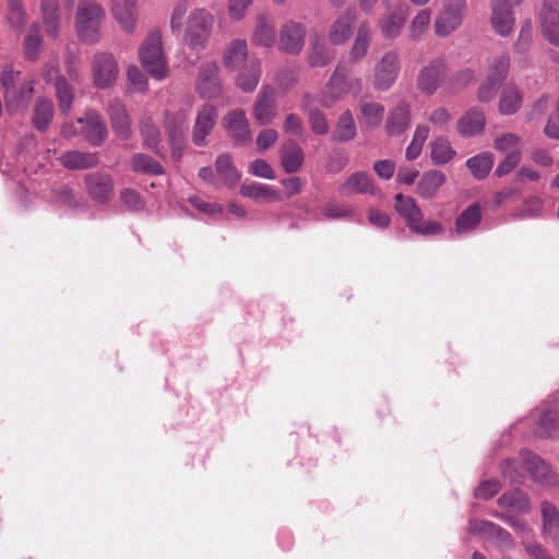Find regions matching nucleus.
<instances>
[{"label":"nucleus","mask_w":559,"mask_h":559,"mask_svg":"<svg viewBox=\"0 0 559 559\" xmlns=\"http://www.w3.org/2000/svg\"><path fill=\"white\" fill-rule=\"evenodd\" d=\"M352 69L343 62H338L331 78L326 83V88L333 100L343 98L348 93L359 94L362 91L361 78H352Z\"/></svg>","instance_id":"obj_8"},{"label":"nucleus","mask_w":559,"mask_h":559,"mask_svg":"<svg viewBox=\"0 0 559 559\" xmlns=\"http://www.w3.org/2000/svg\"><path fill=\"white\" fill-rule=\"evenodd\" d=\"M455 155L456 152L451 147L450 142L445 138L439 136L431 143L430 157L435 165H444Z\"/></svg>","instance_id":"obj_50"},{"label":"nucleus","mask_w":559,"mask_h":559,"mask_svg":"<svg viewBox=\"0 0 559 559\" xmlns=\"http://www.w3.org/2000/svg\"><path fill=\"white\" fill-rule=\"evenodd\" d=\"M197 90L203 98H215L221 93L219 68L216 62H206L201 66Z\"/></svg>","instance_id":"obj_19"},{"label":"nucleus","mask_w":559,"mask_h":559,"mask_svg":"<svg viewBox=\"0 0 559 559\" xmlns=\"http://www.w3.org/2000/svg\"><path fill=\"white\" fill-rule=\"evenodd\" d=\"M218 119V110L214 105H202L195 115L192 127V143L198 147L207 145V136L212 133Z\"/></svg>","instance_id":"obj_12"},{"label":"nucleus","mask_w":559,"mask_h":559,"mask_svg":"<svg viewBox=\"0 0 559 559\" xmlns=\"http://www.w3.org/2000/svg\"><path fill=\"white\" fill-rule=\"evenodd\" d=\"M53 117V105L50 99L39 97L36 100L32 121L39 131H46Z\"/></svg>","instance_id":"obj_44"},{"label":"nucleus","mask_w":559,"mask_h":559,"mask_svg":"<svg viewBox=\"0 0 559 559\" xmlns=\"http://www.w3.org/2000/svg\"><path fill=\"white\" fill-rule=\"evenodd\" d=\"M408 14V7L406 4H396L389 10L378 23L383 37L395 39L401 34Z\"/></svg>","instance_id":"obj_18"},{"label":"nucleus","mask_w":559,"mask_h":559,"mask_svg":"<svg viewBox=\"0 0 559 559\" xmlns=\"http://www.w3.org/2000/svg\"><path fill=\"white\" fill-rule=\"evenodd\" d=\"M444 182L445 176L441 170L425 171L418 181L417 192L424 199H432Z\"/></svg>","instance_id":"obj_32"},{"label":"nucleus","mask_w":559,"mask_h":559,"mask_svg":"<svg viewBox=\"0 0 559 559\" xmlns=\"http://www.w3.org/2000/svg\"><path fill=\"white\" fill-rule=\"evenodd\" d=\"M520 160L521 152L519 150L509 152L504 159L499 163L498 167L496 168V176L502 177L510 174L518 166Z\"/></svg>","instance_id":"obj_62"},{"label":"nucleus","mask_w":559,"mask_h":559,"mask_svg":"<svg viewBox=\"0 0 559 559\" xmlns=\"http://www.w3.org/2000/svg\"><path fill=\"white\" fill-rule=\"evenodd\" d=\"M400 71L401 58L399 51H386L373 68V88L378 92L389 91L395 84Z\"/></svg>","instance_id":"obj_6"},{"label":"nucleus","mask_w":559,"mask_h":559,"mask_svg":"<svg viewBox=\"0 0 559 559\" xmlns=\"http://www.w3.org/2000/svg\"><path fill=\"white\" fill-rule=\"evenodd\" d=\"M447 78V61L443 58H435L419 70L416 80L417 90L423 95L431 96L445 83Z\"/></svg>","instance_id":"obj_7"},{"label":"nucleus","mask_w":559,"mask_h":559,"mask_svg":"<svg viewBox=\"0 0 559 559\" xmlns=\"http://www.w3.org/2000/svg\"><path fill=\"white\" fill-rule=\"evenodd\" d=\"M357 135V128L349 109L344 110L336 122L331 140L333 142L343 143L353 141Z\"/></svg>","instance_id":"obj_29"},{"label":"nucleus","mask_w":559,"mask_h":559,"mask_svg":"<svg viewBox=\"0 0 559 559\" xmlns=\"http://www.w3.org/2000/svg\"><path fill=\"white\" fill-rule=\"evenodd\" d=\"M165 130L171 148V157L178 162L186 148V134L188 130L187 116L182 111L169 115L165 120Z\"/></svg>","instance_id":"obj_11"},{"label":"nucleus","mask_w":559,"mask_h":559,"mask_svg":"<svg viewBox=\"0 0 559 559\" xmlns=\"http://www.w3.org/2000/svg\"><path fill=\"white\" fill-rule=\"evenodd\" d=\"M240 194L252 200L266 199L271 201H281L282 195L273 187L259 182L243 183L240 187Z\"/></svg>","instance_id":"obj_43"},{"label":"nucleus","mask_w":559,"mask_h":559,"mask_svg":"<svg viewBox=\"0 0 559 559\" xmlns=\"http://www.w3.org/2000/svg\"><path fill=\"white\" fill-rule=\"evenodd\" d=\"M215 170L222 182L229 188L240 181L241 175L236 169L229 153H222L216 157Z\"/></svg>","instance_id":"obj_30"},{"label":"nucleus","mask_w":559,"mask_h":559,"mask_svg":"<svg viewBox=\"0 0 559 559\" xmlns=\"http://www.w3.org/2000/svg\"><path fill=\"white\" fill-rule=\"evenodd\" d=\"M275 24L265 15H259L252 35L253 44L262 47H271L275 44Z\"/></svg>","instance_id":"obj_34"},{"label":"nucleus","mask_w":559,"mask_h":559,"mask_svg":"<svg viewBox=\"0 0 559 559\" xmlns=\"http://www.w3.org/2000/svg\"><path fill=\"white\" fill-rule=\"evenodd\" d=\"M250 173L257 177L265 178V179H274L275 173L272 166L262 158L254 159L250 164Z\"/></svg>","instance_id":"obj_64"},{"label":"nucleus","mask_w":559,"mask_h":559,"mask_svg":"<svg viewBox=\"0 0 559 559\" xmlns=\"http://www.w3.org/2000/svg\"><path fill=\"white\" fill-rule=\"evenodd\" d=\"M395 211L405 219L408 228L417 235L433 236L443 231V226L437 221H425L421 210L412 197L397 193L394 198Z\"/></svg>","instance_id":"obj_2"},{"label":"nucleus","mask_w":559,"mask_h":559,"mask_svg":"<svg viewBox=\"0 0 559 559\" xmlns=\"http://www.w3.org/2000/svg\"><path fill=\"white\" fill-rule=\"evenodd\" d=\"M491 11L490 22L493 29L500 36H508L515 23L513 7L493 0Z\"/></svg>","instance_id":"obj_23"},{"label":"nucleus","mask_w":559,"mask_h":559,"mask_svg":"<svg viewBox=\"0 0 559 559\" xmlns=\"http://www.w3.org/2000/svg\"><path fill=\"white\" fill-rule=\"evenodd\" d=\"M481 222V207L478 203L467 206L455 219V234L464 235L473 231Z\"/></svg>","instance_id":"obj_31"},{"label":"nucleus","mask_w":559,"mask_h":559,"mask_svg":"<svg viewBox=\"0 0 559 559\" xmlns=\"http://www.w3.org/2000/svg\"><path fill=\"white\" fill-rule=\"evenodd\" d=\"M61 165L71 170L95 168L99 164L98 153L67 151L60 156Z\"/></svg>","instance_id":"obj_25"},{"label":"nucleus","mask_w":559,"mask_h":559,"mask_svg":"<svg viewBox=\"0 0 559 559\" xmlns=\"http://www.w3.org/2000/svg\"><path fill=\"white\" fill-rule=\"evenodd\" d=\"M486 117L483 110L472 108L457 121V131L464 136H474L483 132Z\"/></svg>","instance_id":"obj_28"},{"label":"nucleus","mask_w":559,"mask_h":559,"mask_svg":"<svg viewBox=\"0 0 559 559\" xmlns=\"http://www.w3.org/2000/svg\"><path fill=\"white\" fill-rule=\"evenodd\" d=\"M361 126L367 129L378 128L384 116V106L377 102H360Z\"/></svg>","instance_id":"obj_39"},{"label":"nucleus","mask_w":559,"mask_h":559,"mask_svg":"<svg viewBox=\"0 0 559 559\" xmlns=\"http://www.w3.org/2000/svg\"><path fill=\"white\" fill-rule=\"evenodd\" d=\"M335 58L334 51L325 44L316 40L309 47L308 62L312 68L328 66Z\"/></svg>","instance_id":"obj_47"},{"label":"nucleus","mask_w":559,"mask_h":559,"mask_svg":"<svg viewBox=\"0 0 559 559\" xmlns=\"http://www.w3.org/2000/svg\"><path fill=\"white\" fill-rule=\"evenodd\" d=\"M214 17L204 9L193 10L187 21L185 41L193 50L205 48L213 29Z\"/></svg>","instance_id":"obj_4"},{"label":"nucleus","mask_w":559,"mask_h":559,"mask_svg":"<svg viewBox=\"0 0 559 559\" xmlns=\"http://www.w3.org/2000/svg\"><path fill=\"white\" fill-rule=\"evenodd\" d=\"M140 134L143 139V144L146 148L151 150L157 156L166 157V152L159 146L160 132L157 126L152 120H143L140 123Z\"/></svg>","instance_id":"obj_35"},{"label":"nucleus","mask_w":559,"mask_h":559,"mask_svg":"<svg viewBox=\"0 0 559 559\" xmlns=\"http://www.w3.org/2000/svg\"><path fill=\"white\" fill-rule=\"evenodd\" d=\"M370 33H369V26L368 23L362 22L360 23L356 37L354 39V43L352 45L350 51H349V61L352 63H358L364 59V57L367 55L369 46H370Z\"/></svg>","instance_id":"obj_37"},{"label":"nucleus","mask_w":559,"mask_h":559,"mask_svg":"<svg viewBox=\"0 0 559 559\" xmlns=\"http://www.w3.org/2000/svg\"><path fill=\"white\" fill-rule=\"evenodd\" d=\"M247 43L241 39H235L226 47L223 63L226 68L236 69L247 59Z\"/></svg>","instance_id":"obj_45"},{"label":"nucleus","mask_w":559,"mask_h":559,"mask_svg":"<svg viewBox=\"0 0 559 559\" xmlns=\"http://www.w3.org/2000/svg\"><path fill=\"white\" fill-rule=\"evenodd\" d=\"M431 20V11L429 9L420 10L413 19L409 32L411 38L414 40L419 39L428 29Z\"/></svg>","instance_id":"obj_54"},{"label":"nucleus","mask_w":559,"mask_h":559,"mask_svg":"<svg viewBox=\"0 0 559 559\" xmlns=\"http://www.w3.org/2000/svg\"><path fill=\"white\" fill-rule=\"evenodd\" d=\"M120 201L123 206L131 212H140L145 207L140 193L131 188H126L120 191Z\"/></svg>","instance_id":"obj_56"},{"label":"nucleus","mask_w":559,"mask_h":559,"mask_svg":"<svg viewBox=\"0 0 559 559\" xmlns=\"http://www.w3.org/2000/svg\"><path fill=\"white\" fill-rule=\"evenodd\" d=\"M559 432V425L550 411H545L538 420V433L544 437L554 438Z\"/></svg>","instance_id":"obj_57"},{"label":"nucleus","mask_w":559,"mask_h":559,"mask_svg":"<svg viewBox=\"0 0 559 559\" xmlns=\"http://www.w3.org/2000/svg\"><path fill=\"white\" fill-rule=\"evenodd\" d=\"M474 531L495 537L501 545L508 548L513 547L511 534L492 522L479 521L474 525Z\"/></svg>","instance_id":"obj_49"},{"label":"nucleus","mask_w":559,"mask_h":559,"mask_svg":"<svg viewBox=\"0 0 559 559\" xmlns=\"http://www.w3.org/2000/svg\"><path fill=\"white\" fill-rule=\"evenodd\" d=\"M474 78L473 71L469 69H464L461 71H457L453 75L450 76L449 80V87L454 91H460L464 86H466L468 83L472 82Z\"/></svg>","instance_id":"obj_63"},{"label":"nucleus","mask_w":559,"mask_h":559,"mask_svg":"<svg viewBox=\"0 0 559 559\" xmlns=\"http://www.w3.org/2000/svg\"><path fill=\"white\" fill-rule=\"evenodd\" d=\"M8 20L12 27L22 28L26 22V14L21 0H9L8 3Z\"/></svg>","instance_id":"obj_58"},{"label":"nucleus","mask_w":559,"mask_h":559,"mask_svg":"<svg viewBox=\"0 0 559 559\" xmlns=\"http://www.w3.org/2000/svg\"><path fill=\"white\" fill-rule=\"evenodd\" d=\"M501 85L502 84H500L491 79L486 78L481 82V84L479 85L478 91H477L478 102H480V103L491 102L496 97Z\"/></svg>","instance_id":"obj_59"},{"label":"nucleus","mask_w":559,"mask_h":559,"mask_svg":"<svg viewBox=\"0 0 559 559\" xmlns=\"http://www.w3.org/2000/svg\"><path fill=\"white\" fill-rule=\"evenodd\" d=\"M281 164L286 174L297 173L305 160V154L295 140H286L280 151Z\"/></svg>","instance_id":"obj_24"},{"label":"nucleus","mask_w":559,"mask_h":559,"mask_svg":"<svg viewBox=\"0 0 559 559\" xmlns=\"http://www.w3.org/2000/svg\"><path fill=\"white\" fill-rule=\"evenodd\" d=\"M86 193L96 203L105 205L114 197V178L107 171L96 170L83 177Z\"/></svg>","instance_id":"obj_9"},{"label":"nucleus","mask_w":559,"mask_h":559,"mask_svg":"<svg viewBox=\"0 0 559 559\" xmlns=\"http://www.w3.org/2000/svg\"><path fill=\"white\" fill-rule=\"evenodd\" d=\"M523 95L515 85H508L503 88L499 99V111L501 115H513L522 106Z\"/></svg>","instance_id":"obj_42"},{"label":"nucleus","mask_w":559,"mask_h":559,"mask_svg":"<svg viewBox=\"0 0 559 559\" xmlns=\"http://www.w3.org/2000/svg\"><path fill=\"white\" fill-rule=\"evenodd\" d=\"M222 123L227 135L235 142V144L246 145L251 142L252 131L245 110L234 109L228 111L223 117Z\"/></svg>","instance_id":"obj_15"},{"label":"nucleus","mask_w":559,"mask_h":559,"mask_svg":"<svg viewBox=\"0 0 559 559\" xmlns=\"http://www.w3.org/2000/svg\"><path fill=\"white\" fill-rule=\"evenodd\" d=\"M92 74L97 88H108L115 84L119 75L117 60L110 52H97L92 60Z\"/></svg>","instance_id":"obj_10"},{"label":"nucleus","mask_w":559,"mask_h":559,"mask_svg":"<svg viewBox=\"0 0 559 559\" xmlns=\"http://www.w3.org/2000/svg\"><path fill=\"white\" fill-rule=\"evenodd\" d=\"M409 121V105L406 103H400L389 112L385 131L389 135H400L408 129Z\"/></svg>","instance_id":"obj_27"},{"label":"nucleus","mask_w":559,"mask_h":559,"mask_svg":"<svg viewBox=\"0 0 559 559\" xmlns=\"http://www.w3.org/2000/svg\"><path fill=\"white\" fill-rule=\"evenodd\" d=\"M81 126L80 135L92 146L103 145L108 136V129L102 116L95 110H88L76 120Z\"/></svg>","instance_id":"obj_13"},{"label":"nucleus","mask_w":559,"mask_h":559,"mask_svg":"<svg viewBox=\"0 0 559 559\" xmlns=\"http://www.w3.org/2000/svg\"><path fill=\"white\" fill-rule=\"evenodd\" d=\"M41 44L43 38L40 35V26L34 23L31 25L28 33L24 39V52L28 60H37Z\"/></svg>","instance_id":"obj_51"},{"label":"nucleus","mask_w":559,"mask_h":559,"mask_svg":"<svg viewBox=\"0 0 559 559\" xmlns=\"http://www.w3.org/2000/svg\"><path fill=\"white\" fill-rule=\"evenodd\" d=\"M276 92L270 85L261 87L252 106V115L260 126H269L277 117Z\"/></svg>","instance_id":"obj_14"},{"label":"nucleus","mask_w":559,"mask_h":559,"mask_svg":"<svg viewBox=\"0 0 559 559\" xmlns=\"http://www.w3.org/2000/svg\"><path fill=\"white\" fill-rule=\"evenodd\" d=\"M140 58L144 69L155 79L163 80L167 76L168 68L163 53L160 34L152 31L140 48Z\"/></svg>","instance_id":"obj_3"},{"label":"nucleus","mask_w":559,"mask_h":559,"mask_svg":"<svg viewBox=\"0 0 559 559\" xmlns=\"http://www.w3.org/2000/svg\"><path fill=\"white\" fill-rule=\"evenodd\" d=\"M497 502L501 508H512L523 513L530 512L532 509L527 495L519 489L504 492Z\"/></svg>","instance_id":"obj_46"},{"label":"nucleus","mask_w":559,"mask_h":559,"mask_svg":"<svg viewBox=\"0 0 559 559\" xmlns=\"http://www.w3.org/2000/svg\"><path fill=\"white\" fill-rule=\"evenodd\" d=\"M306 26L296 21H287L280 29L277 48L288 55H299L305 46Z\"/></svg>","instance_id":"obj_16"},{"label":"nucleus","mask_w":559,"mask_h":559,"mask_svg":"<svg viewBox=\"0 0 559 559\" xmlns=\"http://www.w3.org/2000/svg\"><path fill=\"white\" fill-rule=\"evenodd\" d=\"M56 97L58 100L59 110L63 114H68L72 107L74 100V90L67 81V79H60L55 85Z\"/></svg>","instance_id":"obj_52"},{"label":"nucleus","mask_w":559,"mask_h":559,"mask_svg":"<svg viewBox=\"0 0 559 559\" xmlns=\"http://www.w3.org/2000/svg\"><path fill=\"white\" fill-rule=\"evenodd\" d=\"M539 21L545 38L550 44L559 46V11L540 10Z\"/></svg>","instance_id":"obj_38"},{"label":"nucleus","mask_w":559,"mask_h":559,"mask_svg":"<svg viewBox=\"0 0 559 559\" xmlns=\"http://www.w3.org/2000/svg\"><path fill=\"white\" fill-rule=\"evenodd\" d=\"M283 129L286 134L294 135L297 138H302L305 136L306 133L304 122L301 118L296 114H288L286 116Z\"/></svg>","instance_id":"obj_60"},{"label":"nucleus","mask_w":559,"mask_h":559,"mask_svg":"<svg viewBox=\"0 0 559 559\" xmlns=\"http://www.w3.org/2000/svg\"><path fill=\"white\" fill-rule=\"evenodd\" d=\"M357 20L355 7H348L331 25L329 39L334 45L345 44L353 33L354 24Z\"/></svg>","instance_id":"obj_21"},{"label":"nucleus","mask_w":559,"mask_h":559,"mask_svg":"<svg viewBox=\"0 0 559 559\" xmlns=\"http://www.w3.org/2000/svg\"><path fill=\"white\" fill-rule=\"evenodd\" d=\"M43 23L48 36L56 38L60 31V13L57 0H41Z\"/></svg>","instance_id":"obj_33"},{"label":"nucleus","mask_w":559,"mask_h":559,"mask_svg":"<svg viewBox=\"0 0 559 559\" xmlns=\"http://www.w3.org/2000/svg\"><path fill=\"white\" fill-rule=\"evenodd\" d=\"M466 13V0H442L441 10L435 21L437 36L447 37L459 29Z\"/></svg>","instance_id":"obj_5"},{"label":"nucleus","mask_w":559,"mask_h":559,"mask_svg":"<svg viewBox=\"0 0 559 559\" xmlns=\"http://www.w3.org/2000/svg\"><path fill=\"white\" fill-rule=\"evenodd\" d=\"M261 78V66L258 59H252L248 66L239 73L237 86L245 93L253 92Z\"/></svg>","instance_id":"obj_41"},{"label":"nucleus","mask_w":559,"mask_h":559,"mask_svg":"<svg viewBox=\"0 0 559 559\" xmlns=\"http://www.w3.org/2000/svg\"><path fill=\"white\" fill-rule=\"evenodd\" d=\"M466 166L476 179H484L488 176L493 166V156L485 152L466 160Z\"/></svg>","instance_id":"obj_48"},{"label":"nucleus","mask_w":559,"mask_h":559,"mask_svg":"<svg viewBox=\"0 0 559 559\" xmlns=\"http://www.w3.org/2000/svg\"><path fill=\"white\" fill-rule=\"evenodd\" d=\"M308 122L311 131L317 135H324L329 132V122L325 115L318 108L311 107L307 110Z\"/></svg>","instance_id":"obj_55"},{"label":"nucleus","mask_w":559,"mask_h":559,"mask_svg":"<svg viewBox=\"0 0 559 559\" xmlns=\"http://www.w3.org/2000/svg\"><path fill=\"white\" fill-rule=\"evenodd\" d=\"M520 455L536 483L548 487L557 485L555 473L540 457L528 450H522Z\"/></svg>","instance_id":"obj_20"},{"label":"nucleus","mask_w":559,"mask_h":559,"mask_svg":"<svg viewBox=\"0 0 559 559\" xmlns=\"http://www.w3.org/2000/svg\"><path fill=\"white\" fill-rule=\"evenodd\" d=\"M509 68L510 57L507 53L495 57L490 62L486 78L502 84L508 75Z\"/></svg>","instance_id":"obj_53"},{"label":"nucleus","mask_w":559,"mask_h":559,"mask_svg":"<svg viewBox=\"0 0 559 559\" xmlns=\"http://www.w3.org/2000/svg\"><path fill=\"white\" fill-rule=\"evenodd\" d=\"M501 489V485L496 479H487L479 484L475 489L474 496L478 499L488 500L495 497Z\"/></svg>","instance_id":"obj_61"},{"label":"nucleus","mask_w":559,"mask_h":559,"mask_svg":"<svg viewBox=\"0 0 559 559\" xmlns=\"http://www.w3.org/2000/svg\"><path fill=\"white\" fill-rule=\"evenodd\" d=\"M138 0H114L112 15L127 34H132L138 21Z\"/></svg>","instance_id":"obj_22"},{"label":"nucleus","mask_w":559,"mask_h":559,"mask_svg":"<svg viewBox=\"0 0 559 559\" xmlns=\"http://www.w3.org/2000/svg\"><path fill=\"white\" fill-rule=\"evenodd\" d=\"M340 193L350 195L353 193L372 194L377 193L372 178L364 171L350 175L340 187Z\"/></svg>","instance_id":"obj_26"},{"label":"nucleus","mask_w":559,"mask_h":559,"mask_svg":"<svg viewBox=\"0 0 559 559\" xmlns=\"http://www.w3.org/2000/svg\"><path fill=\"white\" fill-rule=\"evenodd\" d=\"M105 19V11L100 4L93 0H81L76 8L75 29L79 38L86 44L99 41L100 25Z\"/></svg>","instance_id":"obj_1"},{"label":"nucleus","mask_w":559,"mask_h":559,"mask_svg":"<svg viewBox=\"0 0 559 559\" xmlns=\"http://www.w3.org/2000/svg\"><path fill=\"white\" fill-rule=\"evenodd\" d=\"M130 166L134 173L160 176L165 174V168L152 156L143 153H135L130 158Z\"/></svg>","instance_id":"obj_40"},{"label":"nucleus","mask_w":559,"mask_h":559,"mask_svg":"<svg viewBox=\"0 0 559 559\" xmlns=\"http://www.w3.org/2000/svg\"><path fill=\"white\" fill-rule=\"evenodd\" d=\"M107 114L117 138L128 140L132 135L131 119L126 105L118 98L108 102Z\"/></svg>","instance_id":"obj_17"},{"label":"nucleus","mask_w":559,"mask_h":559,"mask_svg":"<svg viewBox=\"0 0 559 559\" xmlns=\"http://www.w3.org/2000/svg\"><path fill=\"white\" fill-rule=\"evenodd\" d=\"M543 533L552 538H559V509L549 501L540 503Z\"/></svg>","instance_id":"obj_36"}]
</instances>
